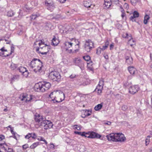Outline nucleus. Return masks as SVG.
<instances>
[{
    "label": "nucleus",
    "instance_id": "nucleus-42",
    "mask_svg": "<svg viewBox=\"0 0 152 152\" xmlns=\"http://www.w3.org/2000/svg\"><path fill=\"white\" fill-rule=\"evenodd\" d=\"M102 51V50L101 48L99 47L97 49L96 53L98 54H99L101 53Z\"/></svg>",
    "mask_w": 152,
    "mask_h": 152
},
{
    "label": "nucleus",
    "instance_id": "nucleus-13",
    "mask_svg": "<svg viewBox=\"0 0 152 152\" xmlns=\"http://www.w3.org/2000/svg\"><path fill=\"white\" fill-rule=\"evenodd\" d=\"M129 92L132 94L136 93L139 90L140 88L137 85L131 86L128 88Z\"/></svg>",
    "mask_w": 152,
    "mask_h": 152
},
{
    "label": "nucleus",
    "instance_id": "nucleus-33",
    "mask_svg": "<svg viewBox=\"0 0 152 152\" xmlns=\"http://www.w3.org/2000/svg\"><path fill=\"white\" fill-rule=\"evenodd\" d=\"M150 137H151L150 136H148L146 137L145 140V144L146 145H147L149 143Z\"/></svg>",
    "mask_w": 152,
    "mask_h": 152
},
{
    "label": "nucleus",
    "instance_id": "nucleus-35",
    "mask_svg": "<svg viewBox=\"0 0 152 152\" xmlns=\"http://www.w3.org/2000/svg\"><path fill=\"white\" fill-rule=\"evenodd\" d=\"M39 142H36L33 143L30 146V148L31 149H34L36 147L39 145Z\"/></svg>",
    "mask_w": 152,
    "mask_h": 152
},
{
    "label": "nucleus",
    "instance_id": "nucleus-38",
    "mask_svg": "<svg viewBox=\"0 0 152 152\" xmlns=\"http://www.w3.org/2000/svg\"><path fill=\"white\" fill-rule=\"evenodd\" d=\"M18 67L17 64L12 63L10 66L11 69L12 70L15 69Z\"/></svg>",
    "mask_w": 152,
    "mask_h": 152
},
{
    "label": "nucleus",
    "instance_id": "nucleus-19",
    "mask_svg": "<svg viewBox=\"0 0 152 152\" xmlns=\"http://www.w3.org/2000/svg\"><path fill=\"white\" fill-rule=\"evenodd\" d=\"M2 146L4 151H6L7 152H14L12 149L9 147L6 144L4 143H0V146Z\"/></svg>",
    "mask_w": 152,
    "mask_h": 152
},
{
    "label": "nucleus",
    "instance_id": "nucleus-11",
    "mask_svg": "<svg viewBox=\"0 0 152 152\" xmlns=\"http://www.w3.org/2000/svg\"><path fill=\"white\" fill-rule=\"evenodd\" d=\"M122 37L124 38L129 39L128 41V44H129L132 47L135 44V42L133 40L131 34H129L127 33H124L123 34Z\"/></svg>",
    "mask_w": 152,
    "mask_h": 152
},
{
    "label": "nucleus",
    "instance_id": "nucleus-45",
    "mask_svg": "<svg viewBox=\"0 0 152 152\" xmlns=\"http://www.w3.org/2000/svg\"><path fill=\"white\" fill-rule=\"evenodd\" d=\"M130 2L133 5H135L137 2V0H130Z\"/></svg>",
    "mask_w": 152,
    "mask_h": 152
},
{
    "label": "nucleus",
    "instance_id": "nucleus-46",
    "mask_svg": "<svg viewBox=\"0 0 152 152\" xmlns=\"http://www.w3.org/2000/svg\"><path fill=\"white\" fill-rule=\"evenodd\" d=\"M7 128H10V131L11 132V133L13 134L14 135H15V133L14 132L13 130V129L11 127V126L10 125L9 126H8Z\"/></svg>",
    "mask_w": 152,
    "mask_h": 152
},
{
    "label": "nucleus",
    "instance_id": "nucleus-26",
    "mask_svg": "<svg viewBox=\"0 0 152 152\" xmlns=\"http://www.w3.org/2000/svg\"><path fill=\"white\" fill-rule=\"evenodd\" d=\"M133 15L131 16L130 18V20L132 21H133V20L134 18H138L139 16V13L136 11H134L133 13Z\"/></svg>",
    "mask_w": 152,
    "mask_h": 152
},
{
    "label": "nucleus",
    "instance_id": "nucleus-22",
    "mask_svg": "<svg viewBox=\"0 0 152 152\" xmlns=\"http://www.w3.org/2000/svg\"><path fill=\"white\" fill-rule=\"evenodd\" d=\"M83 4L85 7L87 8H93L94 7V5H92L89 1L85 0L84 1Z\"/></svg>",
    "mask_w": 152,
    "mask_h": 152
},
{
    "label": "nucleus",
    "instance_id": "nucleus-18",
    "mask_svg": "<svg viewBox=\"0 0 152 152\" xmlns=\"http://www.w3.org/2000/svg\"><path fill=\"white\" fill-rule=\"evenodd\" d=\"M35 116V121L36 122L38 123L39 126L40 123L41 122H43L45 120H44L43 117L39 114H36Z\"/></svg>",
    "mask_w": 152,
    "mask_h": 152
},
{
    "label": "nucleus",
    "instance_id": "nucleus-10",
    "mask_svg": "<svg viewBox=\"0 0 152 152\" xmlns=\"http://www.w3.org/2000/svg\"><path fill=\"white\" fill-rule=\"evenodd\" d=\"M94 47V43L90 39L86 41L85 44V48L87 52H90Z\"/></svg>",
    "mask_w": 152,
    "mask_h": 152
},
{
    "label": "nucleus",
    "instance_id": "nucleus-48",
    "mask_svg": "<svg viewBox=\"0 0 152 152\" xmlns=\"http://www.w3.org/2000/svg\"><path fill=\"white\" fill-rule=\"evenodd\" d=\"M103 124L105 125H107L110 126L111 124V122L109 121H104Z\"/></svg>",
    "mask_w": 152,
    "mask_h": 152
},
{
    "label": "nucleus",
    "instance_id": "nucleus-2",
    "mask_svg": "<svg viewBox=\"0 0 152 152\" xmlns=\"http://www.w3.org/2000/svg\"><path fill=\"white\" fill-rule=\"evenodd\" d=\"M42 63L39 59H34L28 64V67L37 74L42 71Z\"/></svg>",
    "mask_w": 152,
    "mask_h": 152
},
{
    "label": "nucleus",
    "instance_id": "nucleus-30",
    "mask_svg": "<svg viewBox=\"0 0 152 152\" xmlns=\"http://www.w3.org/2000/svg\"><path fill=\"white\" fill-rule=\"evenodd\" d=\"M102 104H99L95 107L94 109L96 111L99 110L102 108Z\"/></svg>",
    "mask_w": 152,
    "mask_h": 152
},
{
    "label": "nucleus",
    "instance_id": "nucleus-6",
    "mask_svg": "<svg viewBox=\"0 0 152 152\" xmlns=\"http://www.w3.org/2000/svg\"><path fill=\"white\" fill-rule=\"evenodd\" d=\"M50 79L54 81H58L60 80L61 76L59 72L54 71L50 72L48 76Z\"/></svg>",
    "mask_w": 152,
    "mask_h": 152
},
{
    "label": "nucleus",
    "instance_id": "nucleus-39",
    "mask_svg": "<svg viewBox=\"0 0 152 152\" xmlns=\"http://www.w3.org/2000/svg\"><path fill=\"white\" fill-rule=\"evenodd\" d=\"M39 16V14H33L30 16V18L31 20H34Z\"/></svg>",
    "mask_w": 152,
    "mask_h": 152
},
{
    "label": "nucleus",
    "instance_id": "nucleus-4",
    "mask_svg": "<svg viewBox=\"0 0 152 152\" xmlns=\"http://www.w3.org/2000/svg\"><path fill=\"white\" fill-rule=\"evenodd\" d=\"M106 137L109 140L115 142H123L126 140L124 134L121 133L110 134L107 135Z\"/></svg>",
    "mask_w": 152,
    "mask_h": 152
},
{
    "label": "nucleus",
    "instance_id": "nucleus-57",
    "mask_svg": "<svg viewBox=\"0 0 152 152\" xmlns=\"http://www.w3.org/2000/svg\"><path fill=\"white\" fill-rule=\"evenodd\" d=\"M121 16L123 18L126 16V14L125 13V12L122 13Z\"/></svg>",
    "mask_w": 152,
    "mask_h": 152
},
{
    "label": "nucleus",
    "instance_id": "nucleus-25",
    "mask_svg": "<svg viewBox=\"0 0 152 152\" xmlns=\"http://www.w3.org/2000/svg\"><path fill=\"white\" fill-rule=\"evenodd\" d=\"M128 69L130 74L132 75H134L137 71L136 69L132 66H129Z\"/></svg>",
    "mask_w": 152,
    "mask_h": 152
},
{
    "label": "nucleus",
    "instance_id": "nucleus-3",
    "mask_svg": "<svg viewBox=\"0 0 152 152\" xmlns=\"http://www.w3.org/2000/svg\"><path fill=\"white\" fill-rule=\"evenodd\" d=\"M49 97L54 102H60L64 99V94L61 91H54L50 94Z\"/></svg>",
    "mask_w": 152,
    "mask_h": 152
},
{
    "label": "nucleus",
    "instance_id": "nucleus-59",
    "mask_svg": "<svg viewBox=\"0 0 152 152\" xmlns=\"http://www.w3.org/2000/svg\"><path fill=\"white\" fill-rule=\"evenodd\" d=\"M104 56L105 59H108V56L107 55L104 54Z\"/></svg>",
    "mask_w": 152,
    "mask_h": 152
},
{
    "label": "nucleus",
    "instance_id": "nucleus-55",
    "mask_svg": "<svg viewBox=\"0 0 152 152\" xmlns=\"http://www.w3.org/2000/svg\"><path fill=\"white\" fill-rule=\"evenodd\" d=\"M50 148H54V145L53 143H51L50 144Z\"/></svg>",
    "mask_w": 152,
    "mask_h": 152
},
{
    "label": "nucleus",
    "instance_id": "nucleus-32",
    "mask_svg": "<svg viewBox=\"0 0 152 152\" xmlns=\"http://www.w3.org/2000/svg\"><path fill=\"white\" fill-rule=\"evenodd\" d=\"M7 52V50L5 49L4 47H3L1 49H0V56H3L4 54V51Z\"/></svg>",
    "mask_w": 152,
    "mask_h": 152
},
{
    "label": "nucleus",
    "instance_id": "nucleus-15",
    "mask_svg": "<svg viewBox=\"0 0 152 152\" xmlns=\"http://www.w3.org/2000/svg\"><path fill=\"white\" fill-rule=\"evenodd\" d=\"M34 97V96L31 95L23 94L21 100L26 102H28L31 101Z\"/></svg>",
    "mask_w": 152,
    "mask_h": 152
},
{
    "label": "nucleus",
    "instance_id": "nucleus-56",
    "mask_svg": "<svg viewBox=\"0 0 152 152\" xmlns=\"http://www.w3.org/2000/svg\"><path fill=\"white\" fill-rule=\"evenodd\" d=\"M77 84L78 85L80 86H81L82 85H84V84L83 83H82L80 81H79L78 82Z\"/></svg>",
    "mask_w": 152,
    "mask_h": 152
},
{
    "label": "nucleus",
    "instance_id": "nucleus-16",
    "mask_svg": "<svg viewBox=\"0 0 152 152\" xmlns=\"http://www.w3.org/2000/svg\"><path fill=\"white\" fill-rule=\"evenodd\" d=\"M104 82L103 80H100L99 83L95 89L97 91V92L98 94H100L102 92V90L103 88Z\"/></svg>",
    "mask_w": 152,
    "mask_h": 152
},
{
    "label": "nucleus",
    "instance_id": "nucleus-24",
    "mask_svg": "<svg viewBox=\"0 0 152 152\" xmlns=\"http://www.w3.org/2000/svg\"><path fill=\"white\" fill-rule=\"evenodd\" d=\"M111 0H104V7L105 9H107L110 7L111 5Z\"/></svg>",
    "mask_w": 152,
    "mask_h": 152
},
{
    "label": "nucleus",
    "instance_id": "nucleus-12",
    "mask_svg": "<svg viewBox=\"0 0 152 152\" xmlns=\"http://www.w3.org/2000/svg\"><path fill=\"white\" fill-rule=\"evenodd\" d=\"M47 9L51 11H52L55 8V5L53 1L51 0H48L45 2Z\"/></svg>",
    "mask_w": 152,
    "mask_h": 152
},
{
    "label": "nucleus",
    "instance_id": "nucleus-29",
    "mask_svg": "<svg viewBox=\"0 0 152 152\" xmlns=\"http://www.w3.org/2000/svg\"><path fill=\"white\" fill-rule=\"evenodd\" d=\"M20 78V76L19 75H15L13 76L11 78L12 82H13L15 81L18 80Z\"/></svg>",
    "mask_w": 152,
    "mask_h": 152
},
{
    "label": "nucleus",
    "instance_id": "nucleus-52",
    "mask_svg": "<svg viewBox=\"0 0 152 152\" xmlns=\"http://www.w3.org/2000/svg\"><path fill=\"white\" fill-rule=\"evenodd\" d=\"M114 44L113 43H112L110 45V50H111L114 48Z\"/></svg>",
    "mask_w": 152,
    "mask_h": 152
},
{
    "label": "nucleus",
    "instance_id": "nucleus-20",
    "mask_svg": "<svg viewBox=\"0 0 152 152\" xmlns=\"http://www.w3.org/2000/svg\"><path fill=\"white\" fill-rule=\"evenodd\" d=\"M73 61L75 64L78 66L81 65L82 64L81 60L78 57L75 58L73 59Z\"/></svg>",
    "mask_w": 152,
    "mask_h": 152
},
{
    "label": "nucleus",
    "instance_id": "nucleus-44",
    "mask_svg": "<svg viewBox=\"0 0 152 152\" xmlns=\"http://www.w3.org/2000/svg\"><path fill=\"white\" fill-rule=\"evenodd\" d=\"M32 133H29L25 136V138L26 139H29L31 137Z\"/></svg>",
    "mask_w": 152,
    "mask_h": 152
},
{
    "label": "nucleus",
    "instance_id": "nucleus-9",
    "mask_svg": "<svg viewBox=\"0 0 152 152\" xmlns=\"http://www.w3.org/2000/svg\"><path fill=\"white\" fill-rule=\"evenodd\" d=\"M83 136L85 137L94 138L95 137L100 138L101 136L100 135L94 132H83Z\"/></svg>",
    "mask_w": 152,
    "mask_h": 152
},
{
    "label": "nucleus",
    "instance_id": "nucleus-37",
    "mask_svg": "<svg viewBox=\"0 0 152 152\" xmlns=\"http://www.w3.org/2000/svg\"><path fill=\"white\" fill-rule=\"evenodd\" d=\"M37 139L39 141H44L46 145H47L48 144V142L47 141L45 140L44 138L42 137H39L37 138Z\"/></svg>",
    "mask_w": 152,
    "mask_h": 152
},
{
    "label": "nucleus",
    "instance_id": "nucleus-21",
    "mask_svg": "<svg viewBox=\"0 0 152 152\" xmlns=\"http://www.w3.org/2000/svg\"><path fill=\"white\" fill-rule=\"evenodd\" d=\"M14 48L13 46H12L11 47V50L10 52H9L7 50V52L6 51H4V54L3 56H7L11 55L12 54L14 53Z\"/></svg>",
    "mask_w": 152,
    "mask_h": 152
},
{
    "label": "nucleus",
    "instance_id": "nucleus-5",
    "mask_svg": "<svg viewBox=\"0 0 152 152\" xmlns=\"http://www.w3.org/2000/svg\"><path fill=\"white\" fill-rule=\"evenodd\" d=\"M51 84L49 82H43L36 83L34 86V90L37 92H45L49 89Z\"/></svg>",
    "mask_w": 152,
    "mask_h": 152
},
{
    "label": "nucleus",
    "instance_id": "nucleus-61",
    "mask_svg": "<svg viewBox=\"0 0 152 152\" xmlns=\"http://www.w3.org/2000/svg\"><path fill=\"white\" fill-rule=\"evenodd\" d=\"M61 3H64L66 0H58Z\"/></svg>",
    "mask_w": 152,
    "mask_h": 152
},
{
    "label": "nucleus",
    "instance_id": "nucleus-1",
    "mask_svg": "<svg viewBox=\"0 0 152 152\" xmlns=\"http://www.w3.org/2000/svg\"><path fill=\"white\" fill-rule=\"evenodd\" d=\"M79 42L75 38L67 39L64 43V48L69 53H73L78 51Z\"/></svg>",
    "mask_w": 152,
    "mask_h": 152
},
{
    "label": "nucleus",
    "instance_id": "nucleus-34",
    "mask_svg": "<svg viewBox=\"0 0 152 152\" xmlns=\"http://www.w3.org/2000/svg\"><path fill=\"white\" fill-rule=\"evenodd\" d=\"M73 127L75 129H77L78 130H81L82 127L80 125H75L73 126Z\"/></svg>",
    "mask_w": 152,
    "mask_h": 152
},
{
    "label": "nucleus",
    "instance_id": "nucleus-62",
    "mask_svg": "<svg viewBox=\"0 0 152 152\" xmlns=\"http://www.w3.org/2000/svg\"><path fill=\"white\" fill-rule=\"evenodd\" d=\"M149 152H152V147L149 148Z\"/></svg>",
    "mask_w": 152,
    "mask_h": 152
},
{
    "label": "nucleus",
    "instance_id": "nucleus-17",
    "mask_svg": "<svg viewBox=\"0 0 152 152\" xmlns=\"http://www.w3.org/2000/svg\"><path fill=\"white\" fill-rule=\"evenodd\" d=\"M47 45L42 40H38L36 41L34 43V47L36 50L37 48H39L43 46Z\"/></svg>",
    "mask_w": 152,
    "mask_h": 152
},
{
    "label": "nucleus",
    "instance_id": "nucleus-28",
    "mask_svg": "<svg viewBox=\"0 0 152 152\" xmlns=\"http://www.w3.org/2000/svg\"><path fill=\"white\" fill-rule=\"evenodd\" d=\"M59 42V41L58 39L54 36L52 40L53 45L54 46H56L58 44Z\"/></svg>",
    "mask_w": 152,
    "mask_h": 152
},
{
    "label": "nucleus",
    "instance_id": "nucleus-47",
    "mask_svg": "<svg viewBox=\"0 0 152 152\" xmlns=\"http://www.w3.org/2000/svg\"><path fill=\"white\" fill-rule=\"evenodd\" d=\"M74 133L75 134H78L79 135H80L81 136H83V132H77V131H75Z\"/></svg>",
    "mask_w": 152,
    "mask_h": 152
},
{
    "label": "nucleus",
    "instance_id": "nucleus-49",
    "mask_svg": "<svg viewBox=\"0 0 152 152\" xmlns=\"http://www.w3.org/2000/svg\"><path fill=\"white\" fill-rule=\"evenodd\" d=\"M32 133V134L31 135V137H32V139H35L36 137H37V135H36V134H35V133Z\"/></svg>",
    "mask_w": 152,
    "mask_h": 152
},
{
    "label": "nucleus",
    "instance_id": "nucleus-64",
    "mask_svg": "<svg viewBox=\"0 0 152 152\" xmlns=\"http://www.w3.org/2000/svg\"><path fill=\"white\" fill-rule=\"evenodd\" d=\"M92 62L91 61V62H89V63H87V64H90L91 65H92Z\"/></svg>",
    "mask_w": 152,
    "mask_h": 152
},
{
    "label": "nucleus",
    "instance_id": "nucleus-51",
    "mask_svg": "<svg viewBox=\"0 0 152 152\" xmlns=\"http://www.w3.org/2000/svg\"><path fill=\"white\" fill-rule=\"evenodd\" d=\"M124 6L125 8L127 9L129 8V6L128 4L127 3H125L124 5Z\"/></svg>",
    "mask_w": 152,
    "mask_h": 152
},
{
    "label": "nucleus",
    "instance_id": "nucleus-7",
    "mask_svg": "<svg viewBox=\"0 0 152 152\" xmlns=\"http://www.w3.org/2000/svg\"><path fill=\"white\" fill-rule=\"evenodd\" d=\"M50 50L49 46L46 45L39 48H37L36 51L42 55H46Z\"/></svg>",
    "mask_w": 152,
    "mask_h": 152
},
{
    "label": "nucleus",
    "instance_id": "nucleus-58",
    "mask_svg": "<svg viewBox=\"0 0 152 152\" xmlns=\"http://www.w3.org/2000/svg\"><path fill=\"white\" fill-rule=\"evenodd\" d=\"M0 152H4L3 151L4 150V148H3V146H0Z\"/></svg>",
    "mask_w": 152,
    "mask_h": 152
},
{
    "label": "nucleus",
    "instance_id": "nucleus-54",
    "mask_svg": "<svg viewBox=\"0 0 152 152\" xmlns=\"http://www.w3.org/2000/svg\"><path fill=\"white\" fill-rule=\"evenodd\" d=\"M4 139V136L2 135H0V140L1 141Z\"/></svg>",
    "mask_w": 152,
    "mask_h": 152
},
{
    "label": "nucleus",
    "instance_id": "nucleus-43",
    "mask_svg": "<svg viewBox=\"0 0 152 152\" xmlns=\"http://www.w3.org/2000/svg\"><path fill=\"white\" fill-rule=\"evenodd\" d=\"M128 107L126 105H123L121 107L122 110L124 111H126Z\"/></svg>",
    "mask_w": 152,
    "mask_h": 152
},
{
    "label": "nucleus",
    "instance_id": "nucleus-63",
    "mask_svg": "<svg viewBox=\"0 0 152 152\" xmlns=\"http://www.w3.org/2000/svg\"><path fill=\"white\" fill-rule=\"evenodd\" d=\"M121 11L122 13L124 12V10L123 9H121Z\"/></svg>",
    "mask_w": 152,
    "mask_h": 152
},
{
    "label": "nucleus",
    "instance_id": "nucleus-14",
    "mask_svg": "<svg viewBox=\"0 0 152 152\" xmlns=\"http://www.w3.org/2000/svg\"><path fill=\"white\" fill-rule=\"evenodd\" d=\"M18 69L24 77H27L28 76L29 73L26 68L21 66L18 68Z\"/></svg>",
    "mask_w": 152,
    "mask_h": 152
},
{
    "label": "nucleus",
    "instance_id": "nucleus-50",
    "mask_svg": "<svg viewBox=\"0 0 152 152\" xmlns=\"http://www.w3.org/2000/svg\"><path fill=\"white\" fill-rule=\"evenodd\" d=\"M23 148L24 149H26L28 147V144H26L23 145Z\"/></svg>",
    "mask_w": 152,
    "mask_h": 152
},
{
    "label": "nucleus",
    "instance_id": "nucleus-40",
    "mask_svg": "<svg viewBox=\"0 0 152 152\" xmlns=\"http://www.w3.org/2000/svg\"><path fill=\"white\" fill-rule=\"evenodd\" d=\"M14 15L13 12L12 11H10L7 12V15L9 17H12Z\"/></svg>",
    "mask_w": 152,
    "mask_h": 152
},
{
    "label": "nucleus",
    "instance_id": "nucleus-27",
    "mask_svg": "<svg viewBox=\"0 0 152 152\" xmlns=\"http://www.w3.org/2000/svg\"><path fill=\"white\" fill-rule=\"evenodd\" d=\"M126 62L129 64H131L133 63V59L132 57L126 56Z\"/></svg>",
    "mask_w": 152,
    "mask_h": 152
},
{
    "label": "nucleus",
    "instance_id": "nucleus-36",
    "mask_svg": "<svg viewBox=\"0 0 152 152\" xmlns=\"http://www.w3.org/2000/svg\"><path fill=\"white\" fill-rule=\"evenodd\" d=\"M109 45V42H107L105 44L104 46H103L102 48H101L102 50V51H104L108 47Z\"/></svg>",
    "mask_w": 152,
    "mask_h": 152
},
{
    "label": "nucleus",
    "instance_id": "nucleus-31",
    "mask_svg": "<svg viewBox=\"0 0 152 152\" xmlns=\"http://www.w3.org/2000/svg\"><path fill=\"white\" fill-rule=\"evenodd\" d=\"M150 17L148 15H145L144 18V23L146 24L148 23V20L149 19Z\"/></svg>",
    "mask_w": 152,
    "mask_h": 152
},
{
    "label": "nucleus",
    "instance_id": "nucleus-41",
    "mask_svg": "<svg viewBox=\"0 0 152 152\" xmlns=\"http://www.w3.org/2000/svg\"><path fill=\"white\" fill-rule=\"evenodd\" d=\"M83 58L85 61H89L90 60V57L88 56H84Z\"/></svg>",
    "mask_w": 152,
    "mask_h": 152
},
{
    "label": "nucleus",
    "instance_id": "nucleus-60",
    "mask_svg": "<svg viewBox=\"0 0 152 152\" xmlns=\"http://www.w3.org/2000/svg\"><path fill=\"white\" fill-rule=\"evenodd\" d=\"M111 2H114L115 4H117V3H118V0H111Z\"/></svg>",
    "mask_w": 152,
    "mask_h": 152
},
{
    "label": "nucleus",
    "instance_id": "nucleus-8",
    "mask_svg": "<svg viewBox=\"0 0 152 152\" xmlns=\"http://www.w3.org/2000/svg\"><path fill=\"white\" fill-rule=\"evenodd\" d=\"M53 126V124L50 121L45 120L40 123L39 127H43L45 129H47L52 128Z\"/></svg>",
    "mask_w": 152,
    "mask_h": 152
},
{
    "label": "nucleus",
    "instance_id": "nucleus-23",
    "mask_svg": "<svg viewBox=\"0 0 152 152\" xmlns=\"http://www.w3.org/2000/svg\"><path fill=\"white\" fill-rule=\"evenodd\" d=\"M81 115V117L83 118H85L86 116L90 115L91 114V112L86 110L83 111Z\"/></svg>",
    "mask_w": 152,
    "mask_h": 152
},
{
    "label": "nucleus",
    "instance_id": "nucleus-53",
    "mask_svg": "<svg viewBox=\"0 0 152 152\" xmlns=\"http://www.w3.org/2000/svg\"><path fill=\"white\" fill-rule=\"evenodd\" d=\"M76 77V75L75 74H72L69 77L70 78H74Z\"/></svg>",
    "mask_w": 152,
    "mask_h": 152
}]
</instances>
